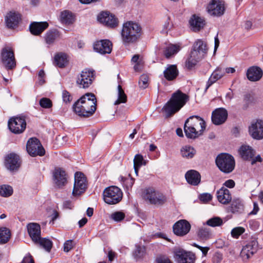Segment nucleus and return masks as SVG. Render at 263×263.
I'll use <instances>...</instances> for the list:
<instances>
[{
    "instance_id": "f257e3e1",
    "label": "nucleus",
    "mask_w": 263,
    "mask_h": 263,
    "mask_svg": "<svg viewBox=\"0 0 263 263\" xmlns=\"http://www.w3.org/2000/svg\"><path fill=\"white\" fill-rule=\"evenodd\" d=\"M74 112L79 116L88 118L93 115L97 109V99L92 93L82 96L73 105Z\"/></svg>"
},
{
    "instance_id": "f03ea898",
    "label": "nucleus",
    "mask_w": 263,
    "mask_h": 263,
    "mask_svg": "<svg viewBox=\"0 0 263 263\" xmlns=\"http://www.w3.org/2000/svg\"><path fill=\"white\" fill-rule=\"evenodd\" d=\"M188 100V96L179 90L173 93L170 100L162 108L166 117L168 118L178 111Z\"/></svg>"
},
{
    "instance_id": "7ed1b4c3",
    "label": "nucleus",
    "mask_w": 263,
    "mask_h": 263,
    "mask_svg": "<svg viewBox=\"0 0 263 263\" xmlns=\"http://www.w3.org/2000/svg\"><path fill=\"white\" fill-rule=\"evenodd\" d=\"M141 27L136 23L128 21L123 24L121 37L124 44L136 43L141 35Z\"/></svg>"
},
{
    "instance_id": "20e7f679",
    "label": "nucleus",
    "mask_w": 263,
    "mask_h": 263,
    "mask_svg": "<svg viewBox=\"0 0 263 263\" xmlns=\"http://www.w3.org/2000/svg\"><path fill=\"white\" fill-rule=\"evenodd\" d=\"M207 51L206 43L200 39L197 40L194 43L190 57L186 62V66L189 68L193 67L198 61L204 58Z\"/></svg>"
},
{
    "instance_id": "39448f33",
    "label": "nucleus",
    "mask_w": 263,
    "mask_h": 263,
    "mask_svg": "<svg viewBox=\"0 0 263 263\" xmlns=\"http://www.w3.org/2000/svg\"><path fill=\"white\" fill-rule=\"evenodd\" d=\"M215 162L220 171L227 174L232 172L235 165L234 157L227 153L218 155L216 158Z\"/></svg>"
},
{
    "instance_id": "423d86ee",
    "label": "nucleus",
    "mask_w": 263,
    "mask_h": 263,
    "mask_svg": "<svg viewBox=\"0 0 263 263\" xmlns=\"http://www.w3.org/2000/svg\"><path fill=\"white\" fill-rule=\"evenodd\" d=\"M142 196L149 203L156 206L162 205L166 201V197L162 193L155 190L153 187L145 189Z\"/></svg>"
},
{
    "instance_id": "0eeeda50",
    "label": "nucleus",
    "mask_w": 263,
    "mask_h": 263,
    "mask_svg": "<svg viewBox=\"0 0 263 263\" xmlns=\"http://www.w3.org/2000/svg\"><path fill=\"white\" fill-rule=\"evenodd\" d=\"M0 62L7 70H12L16 67L14 53L12 48L8 46L3 47L0 54Z\"/></svg>"
},
{
    "instance_id": "6e6552de",
    "label": "nucleus",
    "mask_w": 263,
    "mask_h": 263,
    "mask_svg": "<svg viewBox=\"0 0 263 263\" xmlns=\"http://www.w3.org/2000/svg\"><path fill=\"white\" fill-rule=\"evenodd\" d=\"M103 199L108 204H115L122 199L123 194L120 189L116 186L106 187L103 191Z\"/></svg>"
},
{
    "instance_id": "1a4fd4ad",
    "label": "nucleus",
    "mask_w": 263,
    "mask_h": 263,
    "mask_svg": "<svg viewBox=\"0 0 263 263\" xmlns=\"http://www.w3.org/2000/svg\"><path fill=\"white\" fill-rule=\"evenodd\" d=\"M87 187L86 178L83 173L77 172L74 175V182L72 194L73 196H79L83 194Z\"/></svg>"
},
{
    "instance_id": "9d476101",
    "label": "nucleus",
    "mask_w": 263,
    "mask_h": 263,
    "mask_svg": "<svg viewBox=\"0 0 263 263\" xmlns=\"http://www.w3.org/2000/svg\"><path fill=\"white\" fill-rule=\"evenodd\" d=\"M95 77V70L85 69L78 76L76 84L81 88H87L92 84Z\"/></svg>"
},
{
    "instance_id": "9b49d317",
    "label": "nucleus",
    "mask_w": 263,
    "mask_h": 263,
    "mask_svg": "<svg viewBox=\"0 0 263 263\" xmlns=\"http://www.w3.org/2000/svg\"><path fill=\"white\" fill-rule=\"evenodd\" d=\"M10 130L15 134L23 133L26 128V121L24 116L11 118L8 122Z\"/></svg>"
},
{
    "instance_id": "f8f14e48",
    "label": "nucleus",
    "mask_w": 263,
    "mask_h": 263,
    "mask_svg": "<svg viewBox=\"0 0 263 263\" xmlns=\"http://www.w3.org/2000/svg\"><path fill=\"white\" fill-rule=\"evenodd\" d=\"M26 149L28 153L32 157L43 156L45 151L40 141L36 138H30L27 141Z\"/></svg>"
},
{
    "instance_id": "ddd939ff",
    "label": "nucleus",
    "mask_w": 263,
    "mask_h": 263,
    "mask_svg": "<svg viewBox=\"0 0 263 263\" xmlns=\"http://www.w3.org/2000/svg\"><path fill=\"white\" fill-rule=\"evenodd\" d=\"M206 9L211 15L220 17L224 14L226 10L224 2L221 0H211Z\"/></svg>"
},
{
    "instance_id": "4468645a",
    "label": "nucleus",
    "mask_w": 263,
    "mask_h": 263,
    "mask_svg": "<svg viewBox=\"0 0 263 263\" xmlns=\"http://www.w3.org/2000/svg\"><path fill=\"white\" fill-rule=\"evenodd\" d=\"M258 242L255 238L252 239L243 247L240 252V256L244 259H248L258 249Z\"/></svg>"
},
{
    "instance_id": "2eb2a0df",
    "label": "nucleus",
    "mask_w": 263,
    "mask_h": 263,
    "mask_svg": "<svg viewBox=\"0 0 263 263\" xmlns=\"http://www.w3.org/2000/svg\"><path fill=\"white\" fill-rule=\"evenodd\" d=\"M249 132L253 139H262L263 138V122L260 120L253 122L249 127Z\"/></svg>"
},
{
    "instance_id": "dca6fc26",
    "label": "nucleus",
    "mask_w": 263,
    "mask_h": 263,
    "mask_svg": "<svg viewBox=\"0 0 263 263\" xmlns=\"http://www.w3.org/2000/svg\"><path fill=\"white\" fill-rule=\"evenodd\" d=\"M173 228L175 234L179 236H183L190 231L191 224L186 220H180L174 224Z\"/></svg>"
},
{
    "instance_id": "f3484780",
    "label": "nucleus",
    "mask_w": 263,
    "mask_h": 263,
    "mask_svg": "<svg viewBox=\"0 0 263 263\" xmlns=\"http://www.w3.org/2000/svg\"><path fill=\"white\" fill-rule=\"evenodd\" d=\"M53 181L59 188H61L67 183V177L65 171L61 168H55L53 172Z\"/></svg>"
},
{
    "instance_id": "a211bd4d",
    "label": "nucleus",
    "mask_w": 263,
    "mask_h": 263,
    "mask_svg": "<svg viewBox=\"0 0 263 263\" xmlns=\"http://www.w3.org/2000/svg\"><path fill=\"white\" fill-rule=\"evenodd\" d=\"M228 117V112L223 108H218L215 109L212 114V121L215 125L223 124Z\"/></svg>"
},
{
    "instance_id": "6ab92c4d",
    "label": "nucleus",
    "mask_w": 263,
    "mask_h": 263,
    "mask_svg": "<svg viewBox=\"0 0 263 263\" xmlns=\"http://www.w3.org/2000/svg\"><path fill=\"white\" fill-rule=\"evenodd\" d=\"M21 19L20 13L10 12L7 14L5 18L6 26L9 29H15L18 27Z\"/></svg>"
},
{
    "instance_id": "aec40b11",
    "label": "nucleus",
    "mask_w": 263,
    "mask_h": 263,
    "mask_svg": "<svg viewBox=\"0 0 263 263\" xmlns=\"http://www.w3.org/2000/svg\"><path fill=\"white\" fill-rule=\"evenodd\" d=\"M98 20L105 26L114 28L118 25V20L114 15L107 12H102L98 16Z\"/></svg>"
},
{
    "instance_id": "412c9836",
    "label": "nucleus",
    "mask_w": 263,
    "mask_h": 263,
    "mask_svg": "<svg viewBox=\"0 0 263 263\" xmlns=\"http://www.w3.org/2000/svg\"><path fill=\"white\" fill-rule=\"evenodd\" d=\"M93 49L102 54L110 53L112 50V43L108 40L97 41L93 45Z\"/></svg>"
},
{
    "instance_id": "4be33fe9",
    "label": "nucleus",
    "mask_w": 263,
    "mask_h": 263,
    "mask_svg": "<svg viewBox=\"0 0 263 263\" xmlns=\"http://www.w3.org/2000/svg\"><path fill=\"white\" fill-rule=\"evenodd\" d=\"M175 258L178 263H194L195 260L193 253L181 249L176 251Z\"/></svg>"
},
{
    "instance_id": "5701e85b",
    "label": "nucleus",
    "mask_w": 263,
    "mask_h": 263,
    "mask_svg": "<svg viewBox=\"0 0 263 263\" xmlns=\"http://www.w3.org/2000/svg\"><path fill=\"white\" fill-rule=\"evenodd\" d=\"M185 123L194 127V128H196V130H200V129H202V134H203L205 128L204 121L197 116L190 117L185 121Z\"/></svg>"
},
{
    "instance_id": "b1692460",
    "label": "nucleus",
    "mask_w": 263,
    "mask_h": 263,
    "mask_svg": "<svg viewBox=\"0 0 263 263\" xmlns=\"http://www.w3.org/2000/svg\"><path fill=\"white\" fill-rule=\"evenodd\" d=\"M5 165L11 171L17 169L20 166L19 156L15 154H10L6 158Z\"/></svg>"
},
{
    "instance_id": "393cba45",
    "label": "nucleus",
    "mask_w": 263,
    "mask_h": 263,
    "mask_svg": "<svg viewBox=\"0 0 263 263\" xmlns=\"http://www.w3.org/2000/svg\"><path fill=\"white\" fill-rule=\"evenodd\" d=\"M28 234L32 240L34 242L41 237V227L36 223H30L27 225Z\"/></svg>"
},
{
    "instance_id": "a878e982",
    "label": "nucleus",
    "mask_w": 263,
    "mask_h": 263,
    "mask_svg": "<svg viewBox=\"0 0 263 263\" xmlns=\"http://www.w3.org/2000/svg\"><path fill=\"white\" fill-rule=\"evenodd\" d=\"M188 183L192 185H197L201 181V175L197 171L191 170L188 171L185 175Z\"/></svg>"
},
{
    "instance_id": "bb28decb",
    "label": "nucleus",
    "mask_w": 263,
    "mask_h": 263,
    "mask_svg": "<svg viewBox=\"0 0 263 263\" xmlns=\"http://www.w3.org/2000/svg\"><path fill=\"white\" fill-rule=\"evenodd\" d=\"M47 22H34L30 24L29 29L30 32L34 35H39L48 27Z\"/></svg>"
},
{
    "instance_id": "cd10ccee",
    "label": "nucleus",
    "mask_w": 263,
    "mask_h": 263,
    "mask_svg": "<svg viewBox=\"0 0 263 263\" xmlns=\"http://www.w3.org/2000/svg\"><path fill=\"white\" fill-rule=\"evenodd\" d=\"M225 74L224 69L221 67H218L212 73L209 78L205 88V91L217 80L221 79Z\"/></svg>"
},
{
    "instance_id": "c85d7f7f",
    "label": "nucleus",
    "mask_w": 263,
    "mask_h": 263,
    "mask_svg": "<svg viewBox=\"0 0 263 263\" xmlns=\"http://www.w3.org/2000/svg\"><path fill=\"white\" fill-rule=\"evenodd\" d=\"M217 198L221 203L227 204L231 200V195L230 191L226 187H222L217 191Z\"/></svg>"
},
{
    "instance_id": "c756f323",
    "label": "nucleus",
    "mask_w": 263,
    "mask_h": 263,
    "mask_svg": "<svg viewBox=\"0 0 263 263\" xmlns=\"http://www.w3.org/2000/svg\"><path fill=\"white\" fill-rule=\"evenodd\" d=\"M189 23L192 29L197 32L200 30L205 25V21L201 17L194 14L191 17Z\"/></svg>"
},
{
    "instance_id": "7c9ffc66",
    "label": "nucleus",
    "mask_w": 263,
    "mask_h": 263,
    "mask_svg": "<svg viewBox=\"0 0 263 263\" xmlns=\"http://www.w3.org/2000/svg\"><path fill=\"white\" fill-rule=\"evenodd\" d=\"M248 79L251 81H257L260 79L262 76L261 68L257 66L250 67L247 73Z\"/></svg>"
},
{
    "instance_id": "2f4dec72",
    "label": "nucleus",
    "mask_w": 263,
    "mask_h": 263,
    "mask_svg": "<svg viewBox=\"0 0 263 263\" xmlns=\"http://www.w3.org/2000/svg\"><path fill=\"white\" fill-rule=\"evenodd\" d=\"M164 77L168 81H172L178 75V70L175 65H170L163 72Z\"/></svg>"
},
{
    "instance_id": "473e14b6",
    "label": "nucleus",
    "mask_w": 263,
    "mask_h": 263,
    "mask_svg": "<svg viewBox=\"0 0 263 263\" xmlns=\"http://www.w3.org/2000/svg\"><path fill=\"white\" fill-rule=\"evenodd\" d=\"M184 131L185 136L189 139H196L202 135V129L196 130V128L184 123Z\"/></svg>"
},
{
    "instance_id": "72a5a7b5",
    "label": "nucleus",
    "mask_w": 263,
    "mask_h": 263,
    "mask_svg": "<svg viewBox=\"0 0 263 263\" xmlns=\"http://www.w3.org/2000/svg\"><path fill=\"white\" fill-rule=\"evenodd\" d=\"M239 153L245 160H249L253 158L254 155V152L251 147L247 145H242L240 148Z\"/></svg>"
},
{
    "instance_id": "f704fd0d",
    "label": "nucleus",
    "mask_w": 263,
    "mask_h": 263,
    "mask_svg": "<svg viewBox=\"0 0 263 263\" xmlns=\"http://www.w3.org/2000/svg\"><path fill=\"white\" fill-rule=\"evenodd\" d=\"M60 21L63 24L69 25L74 22V17L72 12L65 10L61 13Z\"/></svg>"
},
{
    "instance_id": "c9c22d12",
    "label": "nucleus",
    "mask_w": 263,
    "mask_h": 263,
    "mask_svg": "<svg viewBox=\"0 0 263 263\" xmlns=\"http://www.w3.org/2000/svg\"><path fill=\"white\" fill-rule=\"evenodd\" d=\"M180 153L182 157L186 159H191L194 157L196 151L193 147L185 145L181 148Z\"/></svg>"
},
{
    "instance_id": "e433bc0d",
    "label": "nucleus",
    "mask_w": 263,
    "mask_h": 263,
    "mask_svg": "<svg viewBox=\"0 0 263 263\" xmlns=\"http://www.w3.org/2000/svg\"><path fill=\"white\" fill-rule=\"evenodd\" d=\"M54 63L57 66L62 68L67 63V58L66 54L59 53L54 56Z\"/></svg>"
},
{
    "instance_id": "4c0bfd02",
    "label": "nucleus",
    "mask_w": 263,
    "mask_h": 263,
    "mask_svg": "<svg viewBox=\"0 0 263 263\" xmlns=\"http://www.w3.org/2000/svg\"><path fill=\"white\" fill-rule=\"evenodd\" d=\"M145 254V248L143 246L136 245L135 249L133 252V256L136 261L143 258Z\"/></svg>"
},
{
    "instance_id": "58836bf2",
    "label": "nucleus",
    "mask_w": 263,
    "mask_h": 263,
    "mask_svg": "<svg viewBox=\"0 0 263 263\" xmlns=\"http://www.w3.org/2000/svg\"><path fill=\"white\" fill-rule=\"evenodd\" d=\"M60 36L59 32L57 30H49L45 34V39L47 44H52Z\"/></svg>"
},
{
    "instance_id": "ea45409f",
    "label": "nucleus",
    "mask_w": 263,
    "mask_h": 263,
    "mask_svg": "<svg viewBox=\"0 0 263 263\" xmlns=\"http://www.w3.org/2000/svg\"><path fill=\"white\" fill-rule=\"evenodd\" d=\"M146 162L144 160L143 157L141 155L137 154L134 159V167L136 175H138L139 168L142 165H145Z\"/></svg>"
},
{
    "instance_id": "a19ab883",
    "label": "nucleus",
    "mask_w": 263,
    "mask_h": 263,
    "mask_svg": "<svg viewBox=\"0 0 263 263\" xmlns=\"http://www.w3.org/2000/svg\"><path fill=\"white\" fill-rule=\"evenodd\" d=\"M36 244H39L46 251L50 252L52 247V242L49 239L45 238L40 237L36 242H34Z\"/></svg>"
},
{
    "instance_id": "79ce46f5",
    "label": "nucleus",
    "mask_w": 263,
    "mask_h": 263,
    "mask_svg": "<svg viewBox=\"0 0 263 263\" xmlns=\"http://www.w3.org/2000/svg\"><path fill=\"white\" fill-rule=\"evenodd\" d=\"M127 101V96L120 85L118 86V99L115 102V105L125 103Z\"/></svg>"
},
{
    "instance_id": "37998d69",
    "label": "nucleus",
    "mask_w": 263,
    "mask_h": 263,
    "mask_svg": "<svg viewBox=\"0 0 263 263\" xmlns=\"http://www.w3.org/2000/svg\"><path fill=\"white\" fill-rule=\"evenodd\" d=\"M10 237V232L6 228L0 229V244L7 242Z\"/></svg>"
},
{
    "instance_id": "c03bdc74",
    "label": "nucleus",
    "mask_w": 263,
    "mask_h": 263,
    "mask_svg": "<svg viewBox=\"0 0 263 263\" xmlns=\"http://www.w3.org/2000/svg\"><path fill=\"white\" fill-rule=\"evenodd\" d=\"M179 49L180 48L178 46L170 45L166 48L164 51L165 56L167 58H170L172 55L177 53L179 51Z\"/></svg>"
},
{
    "instance_id": "a18cd8bd",
    "label": "nucleus",
    "mask_w": 263,
    "mask_h": 263,
    "mask_svg": "<svg viewBox=\"0 0 263 263\" xmlns=\"http://www.w3.org/2000/svg\"><path fill=\"white\" fill-rule=\"evenodd\" d=\"M198 236L202 240H207L211 238V233L209 229L201 228L197 232Z\"/></svg>"
},
{
    "instance_id": "49530a36",
    "label": "nucleus",
    "mask_w": 263,
    "mask_h": 263,
    "mask_svg": "<svg viewBox=\"0 0 263 263\" xmlns=\"http://www.w3.org/2000/svg\"><path fill=\"white\" fill-rule=\"evenodd\" d=\"M13 193L12 187L8 185H2L0 186V195L3 197L10 196Z\"/></svg>"
},
{
    "instance_id": "de8ad7c7",
    "label": "nucleus",
    "mask_w": 263,
    "mask_h": 263,
    "mask_svg": "<svg viewBox=\"0 0 263 263\" xmlns=\"http://www.w3.org/2000/svg\"><path fill=\"white\" fill-rule=\"evenodd\" d=\"M222 224L223 220L219 217L211 218L206 221V224L212 227H219Z\"/></svg>"
},
{
    "instance_id": "09e8293b",
    "label": "nucleus",
    "mask_w": 263,
    "mask_h": 263,
    "mask_svg": "<svg viewBox=\"0 0 263 263\" xmlns=\"http://www.w3.org/2000/svg\"><path fill=\"white\" fill-rule=\"evenodd\" d=\"M121 181L123 183V184L126 187L127 189H129L132 187L134 183V179L130 177L129 175L128 177L127 178H124L123 177H121Z\"/></svg>"
},
{
    "instance_id": "8fccbe9b",
    "label": "nucleus",
    "mask_w": 263,
    "mask_h": 263,
    "mask_svg": "<svg viewBox=\"0 0 263 263\" xmlns=\"http://www.w3.org/2000/svg\"><path fill=\"white\" fill-rule=\"evenodd\" d=\"M245 231L244 228L238 227L233 228L231 232V235L233 238H238L239 236L243 234Z\"/></svg>"
},
{
    "instance_id": "3c124183",
    "label": "nucleus",
    "mask_w": 263,
    "mask_h": 263,
    "mask_svg": "<svg viewBox=\"0 0 263 263\" xmlns=\"http://www.w3.org/2000/svg\"><path fill=\"white\" fill-rule=\"evenodd\" d=\"M110 218L115 221L119 222L124 219L125 214L121 211L115 212L111 214Z\"/></svg>"
},
{
    "instance_id": "603ef678",
    "label": "nucleus",
    "mask_w": 263,
    "mask_h": 263,
    "mask_svg": "<svg viewBox=\"0 0 263 263\" xmlns=\"http://www.w3.org/2000/svg\"><path fill=\"white\" fill-rule=\"evenodd\" d=\"M40 106L44 108H50L52 106V101L47 98H43L39 102Z\"/></svg>"
},
{
    "instance_id": "864d4df0",
    "label": "nucleus",
    "mask_w": 263,
    "mask_h": 263,
    "mask_svg": "<svg viewBox=\"0 0 263 263\" xmlns=\"http://www.w3.org/2000/svg\"><path fill=\"white\" fill-rule=\"evenodd\" d=\"M148 78L146 74H142L140 77L139 84L140 87L144 89L148 86Z\"/></svg>"
},
{
    "instance_id": "5fc2aeb1",
    "label": "nucleus",
    "mask_w": 263,
    "mask_h": 263,
    "mask_svg": "<svg viewBox=\"0 0 263 263\" xmlns=\"http://www.w3.org/2000/svg\"><path fill=\"white\" fill-rule=\"evenodd\" d=\"M63 100L65 103H69L72 100V97L67 90H64L62 93Z\"/></svg>"
},
{
    "instance_id": "6e6d98bb",
    "label": "nucleus",
    "mask_w": 263,
    "mask_h": 263,
    "mask_svg": "<svg viewBox=\"0 0 263 263\" xmlns=\"http://www.w3.org/2000/svg\"><path fill=\"white\" fill-rule=\"evenodd\" d=\"M73 241L72 240H67L64 244V251L68 252L73 247Z\"/></svg>"
},
{
    "instance_id": "4d7b16f0",
    "label": "nucleus",
    "mask_w": 263,
    "mask_h": 263,
    "mask_svg": "<svg viewBox=\"0 0 263 263\" xmlns=\"http://www.w3.org/2000/svg\"><path fill=\"white\" fill-rule=\"evenodd\" d=\"M199 199L203 202H208L212 200V196L209 193H203L200 195Z\"/></svg>"
},
{
    "instance_id": "13d9d810",
    "label": "nucleus",
    "mask_w": 263,
    "mask_h": 263,
    "mask_svg": "<svg viewBox=\"0 0 263 263\" xmlns=\"http://www.w3.org/2000/svg\"><path fill=\"white\" fill-rule=\"evenodd\" d=\"M143 64V62L142 59H140V60L137 63L134 67V68L136 71H139L142 70V66Z\"/></svg>"
},
{
    "instance_id": "bf43d9fd",
    "label": "nucleus",
    "mask_w": 263,
    "mask_h": 263,
    "mask_svg": "<svg viewBox=\"0 0 263 263\" xmlns=\"http://www.w3.org/2000/svg\"><path fill=\"white\" fill-rule=\"evenodd\" d=\"M251 97V95L249 93H247L244 95L243 101L245 102L246 105V106L244 107V108H247L248 107L249 104L250 102Z\"/></svg>"
},
{
    "instance_id": "052dcab7",
    "label": "nucleus",
    "mask_w": 263,
    "mask_h": 263,
    "mask_svg": "<svg viewBox=\"0 0 263 263\" xmlns=\"http://www.w3.org/2000/svg\"><path fill=\"white\" fill-rule=\"evenodd\" d=\"M21 263H34V260L30 254L24 257Z\"/></svg>"
},
{
    "instance_id": "680f3d73",
    "label": "nucleus",
    "mask_w": 263,
    "mask_h": 263,
    "mask_svg": "<svg viewBox=\"0 0 263 263\" xmlns=\"http://www.w3.org/2000/svg\"><path fill=\"white\" fill-rule=\"evenodd\" d=\"M63 208L65 209L71 210L73 208V205L71 201L67 200V201H65L63 202Z\"/></svg>"
},
{
    "instance_id": "e2e57ef3",
    "label": "nucleus",
    "mask_w": 263,
    "mask_h": 263,
    "mask_svg": "<svg viewBox=\"0 0 263 263\" xmlns=\"http://www.w3.org/2000/svg\"><path fill=\"white\" fill-rule=\"evenodd\" d=\"M157 263H172L171 260L165 257H161L157 259Z\"/></svg>"
},
{
    "instance_id": "0e129e2a",
    "label": "nucleus",
    "mask_w": 263,
    "mask_h": 263,
    "mask_svg": "<svg viewBox=\"0 0 263 263\" xmlns=\"http://www.w3.org/2000/svg\"><path fill=\"white\" fill-rule=\"evenodd\" d=\"M235 182L232 179H229V180H227L224 183V185L226 186L229 187V188L234 187L235 186Z\"/></svg>"
},
{
    "instance_id": "69168bd1",
    "label": "nucleus",
    "mask_w": 263,
    "mask_h": 263,
    "mask_svg": "<svg viewBox=\"0 0 263 263\" xmlns=\"http://www.w3.org/2000/svg\"><path fill=\"white\" fill-rule=\"evenodd\" d=\"M155 237H157L158 238H163L168 241H170V239H168L167 237H166V235L165 234L163 233H161V232H158V233H156L155 234Z\"/></svg>"
},
{
    "instance_id": "338daca9",
    "label": "nucleus",
    "mask_w": 263,
    "mask_h": 263,
    "mask_svg": "<svg viewBox=\"0 0 263 263\" xmlns=\"http://www.w3.org/2000/svg\"><path fill=\"white\" fill-rule=\"evenodd\" d=\"M116 254L115 252H113L112 250H110L108 253V260L110 262L112 261L116 257Z\"/></svg>"
},
{
    "instance_id": "774afa93",
    "label": "nucleus",
    "mask_w": 263,
    "mask_h": 263,
    "mask_svg": "<svg viewBox=\"0 0 263 263\" xmlns=\"http://www.w3.org/2000/svg\"><path fill=\"white\" fill-rule=\"evenodd\" d=\"M83 4H90L100 2L101 0H79Z\"/></svg>"
}]
</instances>
